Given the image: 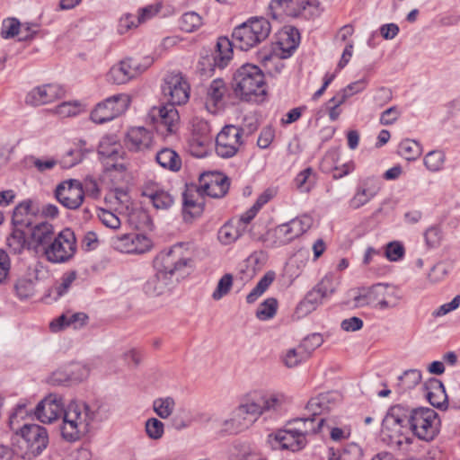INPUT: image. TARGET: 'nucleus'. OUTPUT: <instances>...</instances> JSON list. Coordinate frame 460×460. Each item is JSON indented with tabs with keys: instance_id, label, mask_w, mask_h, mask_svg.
Here are the masks:
<instances>
[{
	"instance_id": "412c9836",
	"label": "nucleus",
	"mask_w": 460,
	"mask_h": 460,
	"mask_svg": "<svg viewBox=\"0 0 460 460\" xmlns=\"http://www.w3.org/2000/svg\"><path fill=\"white\" fill-rule=\"evenodd\" d=\"M111 245L120 252L141 254L151 249L152 242L143 234H126L112 237Z\"/></svg>"
},
{
	"instance_id": "7c9ffc66",
	"label": "nucleus",
	"mask_w": 460,
	"mask_h": 460,
	"mask_svg": "<svg viewBox=\"0 0 460 460\" xmlns=\"http://www.w3.org/2000/svg\"><path fill=\"white\" fill-rule=\"evenodd\" d=\"M88 316L84 313H75L72 314H62L56 321L50 323L53 332L61 330L64 327L72 326L74 329H79L86 323Z\"/></svg>"
},
{
	"instance_id": "ddd939ff",
	"label": "nucleus",
	"mask_w": 460,
	"mask_h": 460,
	"mask_svg": "<svg viewBox=\"0 0 460 460\" xmlns=\"http://www.w3.org/2000/svg\"><path fill=\"white\" fill-rule=\"evenodd\" d=\"M130 99L128 94L119 93L99 102L91 112V119L96 124H103L114 119L128 108Z\"/></svg>"
},
{
	"instance_id": "6ab92c4d",
	"label": "nucleus",
	"mask_w": 460,
	"mask_h": 460,
	"mask_svg": "<svg viewBox=\"0 0 460 460\" xmlns=\"http://www.w3.org/2000/svg\"><path fill=\"white\" fill-rule=\"evenodd\" d=\"M55 197L66 208L77 209L84 199V191L79 181L71 179L57 186Z\"/></svg>"
},
{
	"instance_id": "72a5a7b5",
	"label": "nucleus",
	"mask_w": 460,
	"mask_h": 460,
	"mask_svg": "<svg viewBox=\"0 0 460 460\" xmlns=\"http://www.w3.org/2000/svg\"><path fill=\"white\" fill-rule=\"evenodd\" d=\"M294 183L299 192L308 193L316 183V173L311 167H307L296 176Z\"/></svg>"
},
{
	"instance_id": "49530a36",
	"label": "nucleus",
	"mask_w": 460,
	"mask_h": 460,
	"mask_svg": "<svg viewBox=\"0 0 460 460\" xmlns=\"http://www.w3.org/2000/svg\"><path fill=\"white\" fill-rule=\"evenodd\" d=\"M308 358V354L300 346L290 349L283 358V362L288 367H295Z\"/></svg>"
},
{
	"instance_id": "b1692460",
	"label": "nucleus",
	"mask_w": 460,
	"mask_h": 460,
	"mask_svg": "<svg viewBox=\"0 0 460 460\" xmlns=\"http://www.w3.org/2000/svg\"><path fill=\"white\" fill-rule=\"evenodd\" d=\"M65 411L62 397L50 394L41 400L35 408L36 418L43 423H51Z\"/></svg>"
},
{
	"instance_id": "37998d69",
	"label": "nucleus",
	"mask_w": 460,
	"mask_h": 460,
	"mask_svg": "<svg viewBox=\"0 0 460 460\" xmlns=\"http://www.w3.org/2000/svg\"><path fill=\"white\" fill-rule=\"evenodd\" d=\"M77 273L75 270L67 271L63 274L60 279V282L57 283L53 288V294H55V298H58L66 294L71 288L72 283L76 279Z\"/></svg>"
},
{
	"instance_id": "e433bc0d",
	"label": "nucleus",
	"mask_w": 460,
	"mask_h": 460,
	"mask_svg": "<svg viewBox=\"0 0 460 460\" xmlns=\"http://www.w3.org/2000/svg\"><path fill=\"white\" fill-rule=\"evenodd\" d=\"M203 24L202 17L196 12H186L179 20V27L182 31L194 32Z\"/></svg>"
},
{
	"instance_id": "13d9d810",
	"label": "nucleus",
	"mask_w": 460,
	"mask_h": 460,
	"mask_svg": "<svg viewBox=\"0 0 460 460\" xmlns=\"http://www.w3.org/2000/svg\"><path fill=\"white\" fill-rule=\"evenodd\" d=\"M424 239L429 248L438 247L442 240L441 229L437 226L429 227L424 233Z\"/></svg>"
},
{
	"instance_id": "a18cd8bd",
	"label": "nucleus",
	"mask_w": 460,
	"mask_h": 460,
	"mask_svg": "<svg viewBox=\"0 0 460 460\" xmlns=\"http://www.w3.org/2000/svg\"><path fill=\"white\" fill-rule=\"evenodd\" d=\"M146 436L152 440H159L164 434V424L156 418H149L145 424Z\"/></svg>"
},
{
	"instance_id": "864d4df0",
	"label": "nucleus",
	"mask_w": 460,
	"mask_h": 460,
	"mask_svg": "<svg viewBox=\"0 0 460 460\" xmlns=\"http://www.w3.org/2000/svg\"><path fill=\"white\" fill-rule=\"evenodd\" d=\"M449 264L444 261L438 262L430 269L428 274V279L432 283L439 282L446 278L449 272Z\"/></svg>"
},
{
	"instance_id": "39448f33",
	"label": "nucleus",
	"mask_w": 460,
	"mask_h": 460,
	"mask_svg": "<svg viewBox=\"0 0 460 460\" xmlns=\"http://www.w3.org/2000/svg\"><path fill=\"white\" fill-rule=\"evenodd\" d=\"M232 95L242 101H251L253 96L266 93L265 77L261 68L255 65L245 64L240 66L233 75L231 82Z\"/></svg>"
},
{
	"instance_id": "0eeeda50",
	"label": "nucleus",
	"mask_w": 460,
	"mask_h": 460,
	"mask_svg": "<svg viewBox=\"0 0 460 460\" xmlns=\"http://www.w3.org/2000/svg\"><path fill=\"white\" fill-rule=\"evenodd\" d=\"M269 9L274 19L282 14L313 19L320 16L323 12L318 0H271Z\"/></svg>"
},
{
	"instance_id": "052dcab7",
	"label": "nucleus",
	"mask_w": 460,
	"mask_h": 460,
	"mask_svg": "<svg viewBox=\"0 0 460 460\" xmlns=\"http://www.w3.org/2000/svg\"><path fill=\"white\" fill-rule=\"evenodd\" d=\"M323 341V339L319 333H313L305 337L302 342L300 343V347L304 351L308 354V358L311 356V353L320 347Z\"/></svg>"
},
{
	"instance_id": "338daca9",
	"label": "nucleus",
	"mask_w": 460,
	"mask_h": 460,
	"mask_svg": "<svg viewBox=\"0 0 460 460\" xmlns=\"http://www.w3.org/2000/svg\"><path fill=\"white\" fill-rule=\"evenodd\" d=\"M385 255L391 261H397L404 255V247L399 242L389 243L386 246Z\"/></svg>"
},
{
	"instance_id": "f3484780",
	"label": "nucleus",
	"mask_w": 460,
	"mask_h": 460,
	"mask_svg": "<svg viewBox=\"0 0 460 460\" xmlns=\"http://www.w3.org/2000/svg\"><path fill=\"white\" fill-rule=\"evenodd\" d=\"M123 155L122 146L112 137H104L100 141L98 155L105 171H125L126 166L120 162L123 159Z\"/></svg>"
},
{
	"instance_id": "4d7b16f0",
	"label": "nucleus",
	"mask_w": 460,
	"mask_h": 460,
	"mask_svg": "<svg viewBox=\"0 0 460 460\" xmlns=\"http://www.w3.org/2000/svg\"><path fill=\"white\" fill-rule=\"evenodd\" d=\"M82 111L79 102H65L56 108V112L61 117L75 116Z\"/></svg>"
},
{
	"instance_id": "bb28decb",
	"label": "nucleus",
	"mask_w": 460,
	"mask_h": 460,
	"mask_svg": "<svg viewBox=\"0 0 460 460\" xmlns=\"http://www.w3.org/2000/svg\"><path fill=\"white\" fill-rule=\"evenodd\" d=\"M227 92V87L222 79L213 80L208 90L206 98V108L210 113H217L224 105V97Z\"/></svg>"
},
{
	"instance_id": "680f3d73",
	"label": "nucleus",
	"mask_w": 460,
	"mask_h": 460,
	"mask_svg": "<svg viewBox=\"0 0 460 460\" xmlns=\"http://www.w3.org/2000/svg\"><path fill=\"white\" fill-rule=\"evenodd\" d=\"M140 23L137 15L127 13L119 19L118 31L119 34H124L130 29L137 27Z\"/></svg>"
},
{
	"instance_id": "0e129e2a",
	"label": "nucleus",
	"mask_w": 460,
	"mask_h": 460,
	"mask_svg": "<svg viewBox=\"0 0 460 460\" xmlns=\"http://www.w3.org/2000/svg\"><path fill=\"white\" fill-rule=\"evenodd\" d=\"M151 202L157 209H167L173 204V198L167 191L162 190Z\"/></svg>"
},
{
	"instance_id": "f704fd0d",
	"label": "nucleus",
	"mask_w": 460,
	"mask_h": 460,
	"mask_svg": "<svg viewBox=\"0 0 460 460\" xmlns=\"http://www.w3.org/2000/svg\"><path fill=\"white\" fill-rule=\"evenodd\" d=\"M427 390L426 397L431 405L436 407H441L442 402L439 400H434L435 396H439L443 400L446 398L445 387L443 383L437 378H429L425 384Z\"/></svg>"
},
{
	"instance_id": "69168bd1",
	"label": "nucleus",
	"mask_w": 460,
	"mask_h": 460,
	"mask_svg": "<svg viewBox=\"0 0 460 460\" xmlns=\"http://www.w3.org/2000/svg\"><path fill=\"white\" fill-rule=\"evenodd\" d=\"M98 217L100 218L102 223L107 227H110L111 229H117L120 226L119 218L114 213L109 210L101 209L98 213Z\"/></svg>"
},
{
	"instance_id": "79ce46f5",
	"label": "nucleus",
	"mask_w": 460,
	"mask_h": 460,
	"mask_svg": "<svg viewBox=\"0 0 460 460\" xmlns=\"http://www.w3.org/2000/svg\"><path fill=\"white\" fill-rule=\"evenodd\" d=\"M323 299H325L323 295L316 288H314L306 294L304 300L300 302L298 308L301 310L305 309V312H311L321 305Z\"/></svg>"
},
{
	"instance_id": "5701e85b",
	"label": "nucleus",
	"mask_w": 460,
	"mask_h": 460,
	"mask_svg": "<svg viewBox=\"0 0 460 460\" xmlns=\"http://www.w3.org/2000/svg\"><path fill=\"white\" fill-rule=\"evenodd\" d=\"M199 183L205 195L219 199L228 192L230 179L222 172H206L200 175Z\"/></svg>"
},
{
	"instance_id": "3c124183",
	"label": "nucleus",
	"mask_w": 460,
	"mask_h": 460,
	"mask_svg": "<svg viewBox=\"0 0 460 460\" xmlns=\"http://www.w3.org/2000/svg\"><path fill=\"white\" fill-rule=\"evenodd\" d=\"M239 230L232 225L226 224L218 231V239L223 244H230L240 237Z\"/></svg>"
},
{
	"instance_id": "e2e57ef3",
	"label": "nucleus",
	"mask_w": 460,
	"mask_h": 460,
	"mask_svg": "<svg viewBox=\"0 0 460 460\" xmlns=\"http://www.w3.org/2000/svg\"><path fill=\"white\" fill-rule=\"evenodd\" d=\"M204 195L205 193L203 192L200 184H186L185 190L182 193V202L204 199Z\"/></svg>"
},
{
	"instance_id": "f8f14e48",
	"label": "nucleus",
	"mask_w": 460,
	"mask_h": 460,
	"mask_svg": "<svg viewBox=\"0 0 460 460\" xmlns=\"http://www.w3.org/2000/svg\"><path fill=\"white\" fill-rule=\"evenodd\" d=\"M153 62L151 57H145L141 60L127 58L110 69L109 80L116 84H126L145 72Z\"/></svg>"
},
{
	"instance_id": "7ed1b4c3",
	"label": "nucleus",
	"mask_w": 460,
	"mask_h": 460,
	"mask_svg": "<svg viewBox=\"0 0 460 460\" xmlns=\"http://www.w3.org/2000/svg\"><path fill=\"white\" fill-rule=\"evenodd\" d=\"M191 259L182 243H177L168 251H163L154 260L155 274L143 285L144 292L150 296H158L172 290L173 275L191 267Z\"/></svg>"
},
{
	"instance_id": "ea45409f",
	"label": "nucleus",
	"mask_w": 460,
	"mask_h": 460,
	"mask_svg": "<svg viewBox=\"0 0 460 460\" xmlns=\"http://www.w3.org/2000/svg\"><path fill=\"white\" fill-rule=\"evenodd\" d=\"M421 152L420 145L412 139H404L398 146V154L408 161L416 160Z\"/></svg>"
},
{
	"instance_id": "dca6fc26",
	"label": "nucleus",
	"mask_w": 460,
	"mask_h": 460,
	"mask_svg": "<svg viewBox=\"0 0 460 460\" xmlns=\"http://www.w3.org/2000/svg\"><path fill=\"white\" fill-rule=\"evenodd\" d=\"M162 91L168 98V103L173 105L185 104L190 99V84L180 72H172L165 75Z\"/></svg>"
},
{
	"instance_id": "f257e3e1",
	"label": "nucleus",
	"mask_w": 460,
	"mask_h": 460,
	"mask_svg": "<svg viewBox=\"0 0 460 460\" xmlns=\"http://www.w3.org/2000/svg\"><path fill=\"white\" fill-rule=\"evenodd\" d=\"M271 25L265 18H252L234 29L232 40L218 39L217 50L211 57L202 58L198 64L201 75L209 76L215 67L225 68L232 59L233 47L248 50L264 41L270 35Z\"/></svg>"
},
{
	"instance_id": "4468645a",
	"label": "nucleus",
	"mask_w": 460,
	"mask_h": 460,
	"mask_svg": "<svg viewBox=\"0 0 460 460\" xmlns=\"http://www.w3.org/2000/svg\"><path fill=\"white\" fill-rule=\"evenodd\" d=\"M259 418L250 399L235 408L230 419L223 422L222 434H237L249 429Z\"/></svg>"
},
{
	"instance_id": "cd10ccee",
	"label": "nucleus",
	"mask_w": 460,
	"mask_h": 460,
	"mask_svg": "<svg viewBox=\"0 0 460 460\" xmlns=\"http://www.w3.org/2000/svg\"><path fill=\"white\" fill-rule=\"evenodd\" d=\"M152 143V133L144 127L131 128L126 137V145L131 151H142L149 148Z\"/></svg>"
},
{
	"instance_id": "393cba45",
	"label": "nucleus",
	"mask_w": 460,
	"mask_h": 460,
	"mask_svg": "<svg viewBox=\"0 0 460 460\" xmlns=\"http://www.w3.org/2000/svg\"><path fill=\"white\" fill-rule=\"evenodd\" d=\"M30 227L29 250L42 251L44 253L57 234L53 225L44 221Z\"/></svg>"
},
{
	"instance_id": "c85d7f7f",
	"label": "nucleus",
	"mask_w": 460,
	"mask_h": 460,
	"mask_svg": "<svg viewBox=\"0 0 460 460\" xmlns=\"http://www.w3.org/2000/svg\"><path fill=\"white\" fill-rule=\"evenodd\" d=\"M39 211L40 209L33 205L32 200L25 199L14 208L12 222L15 226L30 227L32 225L33 217Z\"/></svg>"
},
{
	"instance_id": "9d476101",
	"label": "nucleus",
	"mask_w": 460,
	"mask_h": 460,
	"mask_svg": "<svg viewBox=\"0 0 460 460\" xmlns=\"http://www.w3.org/2000/svg\"><path fill=\"white\" fill-rule=\"evenodd\" d=\"M289 422L285 429H278L268 436V443L274 450H291L293 452L303 449L306 443V436L314 430L302 428H292Z\"/></svg>"
},
{
	"instance_id": "6e6d98bb",
	"label": "nucleus",
	"mask_w": 460,
	"mask_h": 460,
	"mask_svg": "<svg viewBox=\"0 0 460 460\" xmlns=\"http://www.w3.org/2000/svg\"><path fill=\"white\" fill-rule=\"evenodd\" d=\"M21 26L20 22L16 18L4 20L1 29V36L4 39L13 38L18 35Z\"/></svg>"
},
{
	"instance_id": "4c0bfd02",
	"label": "nucleus",
	"mask_w": 460,
	"mask_h": 460,
	"mask_svg": "<svg viewBox=\"0 0 460 460\" xmlns=\"http://www.w3.org/2000/svg\"><path fill=\"white\" fill-rule=\"evenodd\" d=\"M175 401L171 396L156 398L153 402V411L161 419H168L175 408Z\"/></svg>"
},
{
	"instance_id": "c756f323",
	"label": "nucleus",
	"mask_w": 460,
	"mask_h": 460,
	"mask_svg": "<svg viewBox=\"0 0 460 460\" xmlns=\"http://www.w3.org/2000/svg\"><path fill=\"white\" fill-rule=\"evenodd\" d=\"M377 190L367 186V182L360 183L357 186L355 193L349 200V207L357 210L367 205L376 195Z\"/></svg>"
},
{
	"instance_id": "c03bdc74",
	"label": "nucleus",
	"mask_w": 460,
	"mask_h": 460,
	"mask_svg": "<svg viewBox=\"0 0 460 460\" xmlns=\"http://www.w3.org/2000/svg\"><path fill=\"white\" fill-rule=\"evenodd\" d=\"M204 210V200L195 199L193 201L182 202L183 218L185 221L192 220L199 217Z\"/></svg>"
},
{
	"instance_id": "58836bf2",
	"label": "nucleus",
	"mask_w": 460,
	"mask_h": 460,
	"mask_svg": "<svg viewBox=\"0 0 460 460\" xmlns=\"http://www.w3.org/2000/svg\"><path fill=\"white\" fill-rule=\"evenodd\" d=\"M81 146L75 149L67 151L60 159L59 164L62 168L69 169L77 164H79L84 157V155L90 150L83 149V146L85 145V141L81 140Z\"/></svg>"
},
{
	"instance_id": "774afa93",
	"label": "nucleus",
	"mask_w": 460,
	"mask_h": 460,
	"mask_svg": "<svg viewBox=\"0 0 460 460\" xmlns=\"http://www.w3.org/2000/svg\"><path fill=\"white\" fill-rule=\"evenodd\" d=\"M14 291L20 299L28 298L32 294V284L24 279H18L14 284Z\"/></svg>"
},
{
	"instance_id": "603ef678",
	"label": "nucleus",
	"mask_w": 460,
	"mask_h": 460,
	"mask_svg": "<svg viewBox=\"0 0 460 460\" xmlns=\"http://www.w3.org/2000/svg\"><path fill=\"white\" fill-rule=\"evenodd\" d=\"M403 389L415 387L421 380V373L418 369H409L399 377Z\"/></svg>"
},
{
	"instance_id": "2eb2a0df",
	"label": "nucleus",
	"mask_w": 460,
	"mask_h": 460,
	"mask_svg": "<svg viewBox=\"0 0 460 460\" xmlns=\"http://www.w3.org/2000/svg\"><path fill=\"white\" fill-rule=\"evenodd\" d=\"M243 129L238 126L226 125L217 135L216 153L222 158L234 156L243 144Z\"/></svg>"
},
{
	"instance_id": "4be33fe9",
	"label": "nucleus",
	"mask_w": 460,
	"mask_h": 460,
	"mask_svg": "<svg viewBox=\"0 0 460 460\" xmlns=\"http://www.w3.org/2000/svg\"><path fill=\"white\" fill-rule=\"evenodd\" d=\"M310 226L311 218L306 216L279 225L274 230L275 242L279 245L287 244L309 229Z\"/></svg>"
},
{
	"instance_id": "6e6552de",
	"label": "nucleus",
	"mask_w": 460,
	"mask_h": 460,
	"mask_svg": "<svg viewBox=\"0 0 460 460\" xmlns=\"http://www.w3.org/2000/svg\"><path fill=\"white\" fill-rule=\"evenodd\" d=\"M400 300L398 289L394 286L384 283L373 285L366 293L356 297L359 305H369L380 310L395 307Z\"/></svg>"
},
{
	"instance_id": "5fc2aeb1",
	"label": "nucleus",
	"mask_w": 460,
	"mask_h": 460,
	"mask_svg": "<svg viewBox=\"0 0 460 460\" xmlns=\"http://www.w3.org/2000/svg\"><path fill=\"white\" fill-rule=\"evenodd\" d=\"M333 423L334 421L332 419L327 418V422L325 423L324 429L326 428L330 431L331 438L333 441H341L349 438L350 436V429L348 427H333Z\"/></svg>"
},
{
	"instance_id": "423d86ee",
	"label": "nucleus",
	"mask_w": 460,
	"mask_h": 460,
	"mask_svg": "<svg viewBox=\"0 0 460 460\" xmlns=\"http://www.w3.org/2000/svg\"><path fill=\"white\" fill-rule=\"evenodd\" d=\"M16 436V454L24 459L38 456L49 444L47 429L38 424H24Z\"/></svg>"
},
{
	"instance_id": "f03ea898",
	"label": "nucleus",
	"mask_w": 460,
	"mask_h": 460,
	"mask_svg": "<svg viewBox=\"0 0 460 460\" xmlns=\"http://www.w3.org/2000/svg\"><path fill=\"white\" fill-rule=\"evenodd\" d=\"M440 420L435 410L428 407L410 408L402 404L392 406L382 421L383 430L390 437L402 435L410 429L423 441H431L439 432Z\"/></svg>"
},
{
	"instance_id": "2f4dec72",
	"label": "nucleus",
	"mask_w": 460,
	"mask_h": 460,
	"mask_svg": "<svg viewBox=\"0 0 460 460\" xmlns=\"http://www.w3.org/2000/svg\"><path fill=\"white\" fill-rule=\"evenodd\" d=\"M155 160L157 164L172 172H178L181 168V159L180 155L172 149L165 147L156 153Z\"/></svg>"
},
{
	"instance_id": "a878e982",
	"label": "nucleus",
	"mask_w": 460,
	"mask_h": 460,
	"mask_svg": "<svg viewBox=\"0 0 460 460\" xmlns=\"http://www.w3.org/2000/svg\"><path fill=\"white\" fill-rule=\"evenodd\" d=\"M65 94L62 86L55 84H44L32 89L26 96V103L40 106L52 102Z\"/></svg>"
},
{
	"instance_id": "c9c22d12",
	"label": "nucleus",
	"mask_w": 460,
	"mask_h": 460,
	"mask_svg": "<svg viewBox=\"0 0 460 460\" xmlns=\"http://www.w3.org/2000/svg\"><path fill=\"white\" fill-rule=\"evenodd\" d=\"M275 277L276 274L274 271L270 270L266 272L252 290L246 296V302L248 304H253L269 288L274 281Z\"/></svg>"
},
{
	"instance_id": "a211bd4d",
	"label": "nucleus",
	"mask_w": 460,
	"mask_h": 460,
	"mask_svg": "<svg viewBox=\"0 0 460 460\" xmlns=\"http://www.w3.org/2000/svg\"><path fill=\"white\" fill-rule=\"evenodd\" d=\"M148 117L157 131L162 134L175 133L179 127L180 116L175 105L167 103L159 107H153Z\"/></svg>"
},
{
	"instance_id": "9b49d317",
	"label": "nucleus",
	"mask_w": 460,
	"mask_h": 460,
	"mask_svg": "<svg viewBox=\"0 0 460 460\" xmlns=\"http://www.w3.org/2000/svg\"><path fill=\"white\" fill-rule=\"evenodd\" d=\"M76 252V239L70 228L58 232L45 250L46 259L52 263H64L71 260Z\"/></svg>"
},
{
	"instance_id": "aec40b11",
	"label": "nucleus",
	"mask_w": 460,
	"mask_h": 460,
	"mask_svg": "<svg viewBox=\"0 0 460 460\" xmlns=\"http://www.w3.org/2000/svg\"><path fill=\"white\" fill-rule=\"evenodd\" d=\"M258 416L267 413H277L290 402L289 398L278 392H266L255 394L250 399Z\"/></svg>"
},
{
	"instance_id": "09e8293b",
	"label": "nucleus",
	"mask_w": 460,
	"mask_h": 460,
	"mask_svg": "<svg viewBox=\"0 0 460 460\" xmlns=\"http://www.w3.org/2000/svg\"><path fill=\"white\" fill-rule=\"evenodd\" d=\"M233 279V275L230 273L223 275L217 282V286L212 294V298L217 301L226 296L232 288Z\"/></svg>"
},
{
	"instance_id": "de8ad7c7",
	"label": "nucleus",
	"mask_w": 460,
	"mask_h": 460,
	"mask_svg": "<svg viewBox=\"0 0 460 460\" xmlns=\"http://www.w3.org/2000/svg\"><path fill=\"white\" fill-rule=\"evenodd\" d=\"M444 162L445 155L439 150L430 151L424 157L425 166L432 172L439 171L443 167Z\"/></svg>"
},
{
	"instance_id": "8fccbe9b",
	"label": "nucleus",
	"mask_w": 460,
	"mask_h": 460,
	"mask_svg": "<svg viewBox=\"0 0 460 460\" xmlns=\"http://www.w3.org/2000/svg\"><path fill=\"white\" fill-rule=\"evenodd\" d=\"M338 281L332 274L325 275L314 287L325 298L330 297L337 289Z\"/></svg>"
},
{
	"instance_id": "473e14b6",
	"label": "nucleus",
	"mask_w": 460,
	"mask_h": 460,
	"mask_svg": "<svg viewBox=\"0 0 460 460\" xmlns=\"http://www.w3.org/2000/svg\"><path fill=\"white\" fill-rule=\"evenodd\" d=\"M6 245L13 254H20L24 249L29 250V237L18 228H14L6 238Z\"/></svg>"
},
{
	"instance_id": "1a4fd4ad",
	"label": "nucleus",
	"mask_w": 460,
	"mask_h": 460,
	"mask_svg": "<svg viewBox=\"0 0 460 460\" xmlns=\"http://www.w3.org/2000/svg\"><path fill=\"white\" fill-rule=\"evenodd\" d=\"M332 400V394L330 393L321 394L310 399L305 409L311 416L294 420L291 423L302 424V429L306 430L313 429L314 430L310 431L309 435L323 431L327 422V418L321 416L330 411V403Z\"/></svg>"
},
{
	"instance_id": "a19ab883",
	"label": "nucleus",
	"mask_w": 460,
	"mask_h": 460,
	"mask_svg": "<svg viewBox=\"0 0 460 460\" xmlns=\"http://www.w3.org/2000/svg\"><path fill=\"white\" fill-rule=\"evenodd\" d=\"M277 309L278 300L269 297L260 304L256 310V317L261 321H268L275 316Z\"/></svg>"
},
{
	"instance_id": "bf43d9fd",
	"label": "nucleus",
	"mask_w": 460,
	"mask_h": 460,
	"mask_svg": "<svg viewBox=\"0 0 460 460\" xmlns=\"http://www.w3.org/2000/svg\"><path fill=\"white\" fill-rule=\"evenodd\" d=\"M12 274L11 260L8 253L0 249V284H5Z\"/></svg>"
},
{
	"instance_id": "20e7f679",
	"label": "nucleus",
	"mask_w": 460,
	"mask_h": 460,
	"mask_svg": "<svg viewBox=\"0 0 460 460\" xmlns=\"http://www.w3.org/2000/svg\"><path fill=\"white\" fill-rule=\"evenodd\" d=\"M109 415L107 405L101 402H71L61 415V436L68 442L77 441L90 432L93 423L106 420Z\"/></svg>"
}]
</instances>
